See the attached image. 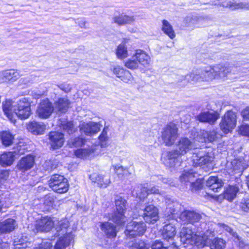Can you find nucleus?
Here are the masks:
<instances>
[{
    "label": "nucleus",
    "mask_w": 249,
    "mask_h": 249,
    "mask_svg": "<svg viewBox=\"0 0 249 249\" xmlns=\"http://www.w3.org/2000/svg\"><path fill=\"white\" fill-rule=\"evenodd\" d=\"M2 109L8 119L15 124L17 118L21 120L28 118L32 114L31 103L28 99L22 98L15 105L10 100H7L2 103Z\"/></svg>",
    "instance_id": "obj_1"
},
{
    "label": "nucleus",
    "mask_w": 249,
    "mask_h": 249,
    "mask_svg": "<svg viewBox=\"0 0 249 249\" xmlns=\"http://www.w3.org/2000/svg\"><path fill=\"white\" fill-rule=\"evenodd\" d=\"M176 150L166 153L164 163L166 166L173 167L179 163V157L183 156L194 147L193 142L188 138H181L176 144Z\"/></svg>",
    "instance_id": "obj_2"
},
{
    "label": "nucleus",
    "mask_w": 249,
    "mask_h": 249,
    "mask_svg": "<svg viewBox=\"0 0 249 249\" xmlns=\"http://www.w3.org/2000/svg\"><path fill=\"white\" fill-rule=\"evenodd\" d=\"M209 233V231H207L203 236H200L194 234L191 228L183 227L180 232V237L183 242L191 240L192 241H194L197 246L202 247L209 243L208 241L209 239L208 238Z\"/></svg>",
    "instance_id": "obj_3"
},
{
    "label": "nucleus",
    "mask_w": 249,
    "mask_h": 249,
    "mask_svg": "<svg viewBox=\"0 0 249 249\" xmlns=\"http://www.w3.org/2000/svg\"><path fill=\"white\" fill-rule=\"evenodd\" d=\"M210 3L231 11L249 10V2L237 1L235 0H211Z\"/></svg>",
    "instance_id": "obj_4"
},
{
    "label": "nucleus",
    "mask_w": 249,
    "mask_h": 249,
    "mask_svg": "<svg viewBox=\"0 0 249 249\" xmlns=\"http://www.w3.org/2000/svg\"><path fill=\"white\" fill-rule=\"evenodd\" d=\"M115 203L116 212L110 217L109 219L118 225H121L125 222L124 213L126 209V201L122 197L117 196Z\"/></svg>",
    "instance_id": "obj_5"
},
{
    "label": "nucleus",
    "mask_w": 249,
    "mask_h": 249,
    "mask_svg": "<svg viewBox=\"0 0 249 249\" xmlns=\"http://www.w3.org/2000/svg\"><path fill=\"white\" fill-rule=\"evenodd\" d=\"M178 128L174 124L167 125L162 132L161 138L167 146L172 145L178 137Z\"/></svg>",
    "instance_id": "obj_6"
},
{
    "label": "nucleus",
    "mask_w": 249,
    "mask_h": 249,
    "mask_svg": "<svg viewBox=\"0 0 249 249\" xmlns=\"http://www.w3.org/2000/svg\"><path fill=\"white\" fill-rule=\"evenodd\" d=\"M53 226L54 223L52 218L49 216H44L37 220L34 225H31L29 228L34 233L36 234L39 232L49 231Z\"/></svg>",
    "instance_id": "obj_7"
},
{
    "label": "nucleus",
    "mask_w": 249,
    "mask_h": 249,
    "mask_svg": "<svg viewBox=\"0 0 249 249\" xmlns=\"http://www.w3.org/2000/svg\"><path fill=\"white\" fill-rule=\"evenodd\" d=\"M49 185L53 191L59 194L65 193L68 190L67 180L61 175L53 176L49 181Z\"/></svg>",
    "instance_id": "obj_8"
},
{
    "label": "nucleus",
    "mask_w": 249,
    "mask_h": 249,
    "mask_svg": "<svg viewBox=\"0 0 249 249\" xmlns=\"http://www.w3.org/2000/svg\"><path fill=\"white\" fill-rule=\"evenodd\" d=\"M213 157L211 153L201 149H195L192 156L194 166H201L213 160Z\"/></svg>",
    "instance_id": "obj_9"
},
{
    "label": "nucleus",
    "mask_w": 249,
    "mask_h": 249,
    "mask_svg": "<svg viewBox=\"0 0 249 249\" xmlns=\"http://www.w3.org/2000/svg\"><path fill=\"white\" fill-rule=\"evenodd\" d=\"M146 230V226L142 222L131 221L127 224L124 231L129 238H134L142 235Z\"/></svg>",
    "instance_id": "obj_10"
},
{
    "label": "nucleus",
    "mask_w": 249,
    "mask_h": 249,
    "mask_svg": "<svg viewBox=\"0 0 249 249\" xmlns=\"http://www.w3.org/2000/svg\"><path fill=\"white\" fill-rule=\"evenodd\" d=\"M236 123V115L232 111H227L224 115L220 124L221 130L225 133L231 131L234 128Z\"/></svg>",
    "instance_id": "obj_11"
},
{
    "label": "nucleus",
    "mask_w": 249,
    "mask_h": 249,
    "mask_svg": "<svg viewBox=\"0 0 249 249\" xmlns=\"http://www.w3.org/2000/svg\"><path fill=\"white\" fill-rule=\"evenodd\" d=\"M54 111V107L48 99L42 101L38 105L36 111L37 116L41 119H47Z\"/></svg>",
    "instance_id": "obj_12"
},
{
    "label": "nucleus",
    "mask_w": 249,
    "mask_h": 249,
    "mask_svg": "<svg viewBox=\"0 0 249 249\" xmlns=\"http://www.w3.org/2000/svg\"><path fill=\"white\" fill-rule=\"evenodd\" d=\"M143 217L146 223L154 224L159 220L158 209L153 205L147 206L144 210Z\"/></svg>",
    "instance_id": "obj_13"
},
{
    "label": "nucleus",
    "mask_w": 249,
    "mask_h": 249,
    "mask_svg": "<svg viewBox=\"0 0 249 249\" xmlns=\"http://www.w3.org/2000/svg\"><path fill=\"white\" fill-rule=\"evenodd\" d=\"M35 164V157L31 155L22 157L17 163L16 167L22 172H25L32 168Z\"/></svg>",
    "instance_id": "obj_14"
},
{
    "label": "nucleus",
    "mask_w": 249,
    "mask_h": 249,
    "mask_svg": "<svg viewBox=\"0 0 249 249\" xmlns=\"http://www.w3.org/2000/svg\"><path fill=\"white\" fill-rule=\"evenodd\" d=\"M218 113L214 111H206L201 112L197 116L196 119L200 122L208 123L213 124L219 118Z\"/></svg>",
    "instance_id": "obj_15"
},
{
    "label": "nucleus",
    "mask_w": 249,
    "mask_h": 249,
    "mask_svg": "<svg viewBox=\"0 0 249 249\" xmlns=\"http://www.w3.org/2000/svg\"><path fill=\"white\" fill-rule=\"evenodd\" d=\"M20 77L17 70H7L0 71V82H14Z\"/></svg>",
    "instance_id": "obj_16"
},
{
    "label": "nucleus",
    "mask_w": 249,
    "mask_h": 249,
    "mask_svg": "<svg viewBox=\"0 0 249 249\" xmlns=\"http://www.w3.org/2000/svg\"><path fill=\"white\" fill-rule=\"evenodd\" d=\"M49 143L53 149L62 146L64 142V135L60 132H51L49 134Z\"/></svg>",
    "instance_id": "obj_17"
},
{
    "label": "nucleus",
    "mask_w": 249,
    "mask_h": 249,
    "mask_svg": "<svg viewBox=\"0 0 249 249\" xmlns=\"http://www.w3.org/2000/svg\"><path fill=\"white\" fill-rule=\"evenodd\" d=\"M90 178L100 187L106 188L110 183L109 176L107 174L94 173L90 176Z\"/></svg>",
    "instance_id": "obj_18"
},
{
    "label": "nucleus",
    "mask_w": 249,
    "mask_h": 249,
    "mask_svg": "<svg viewBox=\"0 0 249 249\" xmlns=\"http://www.w3.org/2000/svg\"><path fill=\"white\" fill-rule=\"evenodd\" d=\"M101 126L100 124L94 122L84 123L80 125V130L81 133H84L87 135H92L99 132Z\"/></svg>",
    "instance_id": "obj_19"
},
{
    "label": "nucleus",
    "mask_w": 249,
    "mask_h": 249,
    "mask_svg": "<svg viewBox=\"0 0 249 249\" xmlns=\"http://www.w3.org/2000/svg\"><path fill=\"white\" fill-rule=\"evenodd\" d=\"M213 66L215 79L224 78L231 71L232 66L227 64H220Z\"/></svg>",
    "instance_id": "obj_20"
},
{
    "label": "nucleus",
    "mask_w": 249,
    "mask_h": 249,
    "mask_svg": "<svg viewBox=\"0 0 249 249\" xmlns=\"http://www.w3.org/2000/svg\"><path fill=\"white\" fill-rule=\"evenodd\" d=\"M180 219L185 223H193L198 222L201 219V215L191 211H184L180 215Z\"/></svg>",
    "instance_id": "obj_21"
},
{
    "label": "nucleus",
    "mask_w": 249,
    "mask_h": 249,
    "mask_svg": "<svg viewBox=\"0 0 249 249\" xmlns=\"http://www.w3.org/2000/svg\"><path fill=\"white\" fill-rule=\"evenodd\" d=\"M56 236L68 235L72 234L71 229L69 228V222L67 219H63L58 221L55 226Z\"/></svg>",
    "instance_id": "obj_22"
},
{
    "label": "nucleus",
    "mask_w": 249,
    "mask_h": 249,
    "mask_svg": "<svg viewBox=\"0 0 249 249\" xmlns=\"http://www.w3.org/2000/svg\"><path fill=\"white\" fill-rule=\"evenodd\" d=\"M134 56L139 64L141 65L144 67H147L149 66L151 58L149 55L144 51L141 50H138L136 51Z\"/></svg>",
    "instance_id": "obj_23"
},
{
    "label": "nucleus",
    "mask_w": 249,
    "mask_h": 249,
    "mask_svg": "<svg viewBox=\"0 0 249 249\" xmlns=\"http://www.w3.org/2000/svg\"><path fill=\"white\" fill-rule=\"evenodd\" d=\"M59 236L54 246V249H65L70 245L73 239V235L72 234H68V235H60Z\"/></svg>",
    "instance_id": "obj_24"
},
{
    "label": "nucleus",
    "mask_w": 249,
    "mask_h": 249,
    "mask_svg": "<svg viewBox=\"0 0 249 249\" xmlns=\"http://www.w3.org/2000/svg\"><path fill=\"white\" fill-rule=\"evenodd\" d=\"M70 104L69 100L66 98H60L54 102V110L59 113H65Z\"/></svg>",
    "instance_id": "obj_25"
},
{
    "label": "nucleus",
    "mask_w": 249,
    "mask_h": 249,
    "mask_svg": "<svg viewBox=\"0 0 249 249\" xmlns=\"http://www.w3.org/2000/svg\"><path fill=\"white\" fill-rule=\"evenodd\" d=\"M17 226L14 219H7L0 223V232L2 233L10 232L15 230Z\"/></svg>",
    "instance_id": "obj_26"
},
{
    "label": "nucleus",
    "mask_w": 249,
    "mask_h": 249,
    "mask_svg": "<svg viewBox=\"0 0 249 249\" xmlns=\"http://www.w3.org/2000/svg\"><path fill=\"white\" fill-rule=\"evenodd\" d=\"M135 20L134 16H128L124 14L113 17V21L119 25L131 24Z\"/></svg>",
    "instance_id": "obj_27"
},
{
    "label": "nucleus",
    "mask_w": 249,
    "mask_h": 249,
    "mask_svg": "<svg viewBox=\"0 0 249 249\" xmlns=\"http://www.w3.org/2000/svg\"><path fill=\"white\" fill-rule=\"evenodd\" d=\"M102 231L108 237H114L116 235L115 226L109 222L102 223L100 225Z\"/></svg>",
    "instance_id": "obj_28"
},
{
    "label": "nucleus",
    "mask_w": 249,
    "mask_h": 249,
    "mask_svg": "<svg viewBox=\"0 0 249 249\" xmlns=\"http://www.w3.org/2000/svg\"><path fill=\"white\" fill-rule=\"evenodd\" d=\"M202 81H210L215 79L213 66H207L200 69Z\"/></svg>",
    "instance_id": "obj_29"
},
{
    "label": "nucleus",
    "mask_w": 249,
    "mask_h": 249,
    "mask_svg": "<svg viewBox=\"0 0 249 249\" xmlns=\"http://www.w3.org/2000/svg\"><path fill=\"white\" fill-rule=\"evenodd\" d=\"M45 128L46 126L44 124L36 122H32L28 125V130L35 135L43 134Z\"/></svg>",
    "instance_id": "obj_30"
},
{
    "label": "nucleus",
    "mask_w": 249,
    "mask_h": 249,
    "mask_svg": "<svg viewBox=\"0 0 249 249\" xmlns=\"http://www.w3.org/2000/svg\"><path fill=\"white\" fill-rule=\"evenodd\" d=\"M14 152L4 153L0 157V164L3 166L11 165L15 160Z\"/></svg>",
    "instance_id": "obj_31"
},
{
    "label": "nucleus",
    "mask_w": 249,
    "mask_h": 249,
    "mask_svg": "<svg viewBox=\"0 0 249 249\" xmlns=\"http://www.w3.org/2000/svg\"><path fill=\"white\" fill-rule=\"evenodd\" d=\"M238 191L239 188L236 185L229 186L225 190L223 197L225 199L231 201L235 197Z\"/></svg>",
    "instance_id": "obj_32"
},
{
    "label": "nucleus",
    "mask_w": 249,
    "mask_h": 249,
    "mask_svg": "<svg viewBox=\"0 0 249 249\" xmlns=\"http://www.w3.org/2000/svg\"><path fill=\"white\" fill-rule=\"evenodd\" d=\"M175 228L172 224H166L163 227L162 231V235L164 239H172L175 236Z\"/></svg>",
    "instance_id": "obj_33"
},
{
    "label": "nucleus",
    "mask_w": 249,
    "mask_h": 249,
    "mask_svg": "<svg viewBox=\"0 0 249 249\" xmlns=\"http://www.w3.org/2000/svg\"><path fill=\"white\" fill-rule=\"evenodd\" d=\"M162 31L171 39H173L176 36V34L173 29V26L166 19L162 20Z\"/></svg>",
    "instance_id": "obj_34"
},
{
    "label": "nucleus",
    "mask_w": 249,
    "mask_h": 249,
    "mask_svg": "<svg viewBox=\"0 0 249 249\" xmlns=\"http://www.w3.org/2000/svg\"><path fill=\"white\" fill-rule=\"evenodd\" d=\"M96 148H81L74 152L75 156L79 158H86L91 153L96 152V150L99 147V146H95Z\"/></svg>",
    "instance_id": "obj_35"
},
{
    "label": "nucleus",
    "mask_w": 249,
    "mask_h": 249,
    "mask_svg": "<svg viewBox=\"0 0 249 249\" xmlns=\"http://www.w3.org/2000/svg\"><path fill=\"white\" fill-rule=\"evenodd\" d=\"M185 79L188 82L202 81L201 71L200 69L193 71L191 73L185 76Z\"/></svg>",
    "instance_id": "obj_36"
},
{
    "label": "nucleus",
    "mask_w": 249,
    "mask_h": 249,
    "mask_svg": "<svg viewBox=\"0 0 249 249\" xmlns=\"http://www.w3.org/2000/svg\"><path fill=\"white\" fill-rule=\"evenodd\" d=\"M148 189L144 184H140L134 189L133 192V193H136L137 197H138L140 199H142L149 194Z\"/></svg>",
    "instance_id": "obj_37"
},
{
    "label": "nucleus",
    "mask_w": 249,
    "mask_h": 249,
    "mask_svg": "<svg viewBox=\"0 0 249 249\" xmlns=\"http://www.w3.org/2000/svg\"><path fill=\"white\" fill-rule=\"evenodd\" d=\"M195 178V173L192 170L188 171H183L180 176V181L185 184L190 183L191 181H194Z\"/></svg>",
    "instance_id": "obj_38"
},
{
    "label": "nucleus",
    "mask_w": 249,
    "mask_h": 249,
    "mask_svg": "<svg viewBox=\"0 0 249 249\" xmlns=\"http://www.w3.org/2000/svg\"><path fill=\"white\" fill-rule=\"evenodd\" d=\"M0 138L3 145L5 146L10 145L14 139V136L9 131H2L0 134Z\"/></svg>",
    "instance_id": "obj_39"
},
{
    "label": "nucleus",
    "mask_w": 249,
    "mask_h": 249,
    "mask_svg": "<svg viewBox=\"0 0 249 249\" xmlns=\"http://www.w3.org/2000/svg\"><path fill=\"white\" fill-rule=\"evenodd\" d=\"M226 242L223 239L216 237L212 240L211 249H224L226 247Z\"/></svg>",
    "instance_id": "obj_40"
},
{
    "label": "nucleus",
    "mask_w": 249,
    "mask_h": 249,
    "mask_svg": "<svg viewBox=\"0 0 249 249\" xmlns=\"http://www.w3.org/2000/svg\"><path fill=\"white\" fill-rule=\"evenodd\" d=\"M203 138L201 140V142H213L217 139L215 132L203 131L202 133Z\"/></svg>",
    "instance_id": "obj_41"
},
{
    "label": "nucleus",
    "mask_w": 249,
    "mask_h": 249,
    "mask_svg": "<svg viewBox=\"0 0 249 249\" xmlns=\"http://www.w3.org/2000/svg\"><path fill=\"white\" fill-rule=\"evenodd\" d=\"M116 55L118 58L123 59L128 55L127 48L124 44H120L116 50Z\"/></svg>",
    "instance_id": "obj_42"
},
{
    "label": "nucleus",
    "mask_w": 249,
    "mask_h": 249,
    "mask_svg": "<svg viewBox=\"0 0 249 249\" xmlns=\"http://www.w3.org/2000/svg\"><path fill=\"white\" fill-rule=\"evenodd\" d=\"M108 127H104L101 134L99 137V142L102 147H106L107 144L108 137L107 136Z\"/></svg>",
    "instance_id": "obj_43"
},
{
    "label": "nucleus",
    "mask_w": 249,
    "mask_h": 249,
    "mask_svg": "<svg viewBox=\"0 0 249 249\" xmlns=\"http://www.w3.org/2000/svg\"><path fill=\"white\" fill-rule=\"evenodd\" d=\"M202 20L201 17H198L197 16H187L186 17L184 22L186 26H190L196 24Z\"/></svg>",
    "instance_id": "obj_44"
},
{
    "label": "nucleus",
    "mask_w": 249,
    "mask_h": 249,
    "mask_svg": "<svg viewBox=\"0 0 249 249\" xmlns=\"http://www.w3.org/2000/svg\"><path fill=\"white\" fill-rule=\"evenodd\" d=\"M129 249H147L144 242L141 240H134L128 243Z\"/></svg>",
    "instance_id": "obj_45"
},
{
    "label": "nucleus",
    "mask_w": 249,
    "mask_h": 249,
    "mask_svg": "<svg viewBox=\"0 0 249 249\" xmlns=\"http://www.w3.org/2000/svg\"><path fill=\"white\" fill-rule=\"evenodd\" d=\"M58 161L55 160H50L45 161L43 166L47 171H52L57 168Z\"/></svg>",
    "instance_id": "obj_46"
},
{
    "label": "nucleus",
    "mask_w": 249,
    "mask_h": 249,
    "mask_svg": "<svg viewBox=\"0 0 249 249\" xmlns=\"http://www.w3.org/2000/svg\"><path fill=\"white\" fill-rule=\"evenodd\" d=\"M61 127L62 129L68 134H70L76 130V127L74 126L72 122H68L62 124Z\"/></svg>",
    "instance_id": "obj_47"
},
{
    "label": "nucleus",
    "mask_w": 249,
    "mask_h": 249,
    "mask_svg": "<svg viewBox=\"0 0 249 249\" xmlns=\"http://www.w3.org/2000/svg\"><path fill=\"white\" fill-rule=\"evenodd\" d=\"M218 225L220 228H221L226 231L229 232L231 236L236 239L239 240V236L236 231H234L228 225L222 223H218Z\"/></svg>",
    "instance_id": "obj_48"
},
{
    "label": "nucleus",
    "mask_w": 249,
    "mask_h": 249,
    "mask_svg": "<svg viewBox=\"0 0 249 249\" xmlns=\"http://www.w3.org/2000/svg\"><path fill=\"white\" fill-rule=\"evenodd\" d=\"M139 63L133 55L131 59H128L125 63V66L131 70H135L138 68Z\"/></svg>",
    "instance_id": "obj_49"
},
{
    "label": "nucleus",
    "mask_w": 249,
    "mask_h": 249,
    "mask_svg": "<svg viewBox=\"0 0 249 249\" xmlns=\"http://www.w3.org/2000/svg\"><path fill=\"white\" fill-rule=\"evenodd\" d=\"M85 141L81 138H75L74 139H71L69 141V144L71 146H80L84 144Z\"/></svg>",
    "instance_id": "obj_50"
},
{
    "label": "nucleus",
    "mask_w": 249,
    "mask_h": 249,
    "mask_svg": "<svg viewBox=\"0 0 249 249\" xmlns=\"http://www.w3.org/2000/svg\"><path fill=\"white\" fill-rule=\"evenodd\" d=\"M203 180L201 179H197L195 182L191 181L190 183L191 190L194 191L201 189L203 186Z\"/></svg>",
    "instance_id": "obj_51"
},
{
    "label": "nucleus",
    "mask_w": 249,
    "mask_h": 249,
    "mask_svg": "<svg viewBox=\"0 0 249 249\" xmlns=\"http://www.w3.org/2000/svg\"><path fill=\"white\" fill-rule=\"evenodd\" d=\"M240 208L245 212H249V196H247L242 199L240 203Z\"/></svg>",
    "instance_id": "obj_52"
},
{
    "label": "nucleus",
    "mask_w": 249,
    "mask_h": 249,
    "mask_svg": "<svg viewBox=\"0 0 249 249\" xmlns=\"http://www.w3.org/2000/svg\"><path fill=\"white\" fill-rule=\"evenodd\" d=\"M121 79L123 81L128 83H132L134 80V78L131 73L127 70L125 71L123 75V77L121 78Z\"/></svg>",
    "instance_id": "obj_53"
},
{
    "label": "nucleus",
    "mask_w": 249,
    "mask_h": 249,
    "mask_svg": "<svg viewBox=\"0 0 249 249\" xmlns=\"http://www.w3.org/2000/svg\"><path fill=\"white\" fill-rule=\"evenodd\" d=\"M114 169L115 173L117 174L119 178H122L128 173L127 169L122 166H115Z\"/></svg>",
    "instance_id": "obj_54"
},
{
    "label": "nucleus",
    "mask_w": 249,
    "mask_h": 249,
    "mask_svg": "<svg viewBox=\"0 0 249 249\" xmlns=\"http://www.w3.org/2000/svg\"><path fill=\"white\" fill-rule=\"evenodd\" d=\"M231 164L233 166V170L235 173H240L243 169L241 163L237 160H234L231 162Z\"/></svg>",
    "instance_id": "obj_55"
},
{
    "label": "nucleus",
    "mask_w": 249,
    "mask_h": 249,
    "mask_svg": "<svg viewBox=\"0 0 249 249\" xmlns=\"http://www.w3.org/2000/svg\"><path fill=\"white\" fill-rule=\"evenodd\" d=\"M27 147L26 145H24L22 142H20L15 148V151L13 152L15 154L22 155L25 152Z\"/></svg>",
    "instance_id": "obj_56"
},
{
    "label": "nucleus",
    "mask_w": 249,
    "mask_h": 249,
    "mask_svg": "<svg viewBox=\"0 0 249 249\" xmlns=\"http://www.w3.org/2000/svg\"><path fill=\"white\" fill-rule=\"evenodd\" d=\"M125 71L126 70H124L123 68L119 66L114 67L112 70L113 73L120 79L123 77V75Z\"/></svg>",
    "instance_id": "obj_57"
},
{
    "label": "nucleus",
    "mask_w": 249,
    "mask_h": 249,
    "mask_svg": "<svg viewBox=\"0 0 249 249\" xmlns=\"http://www.w3.org/2000/svg\"><path fill=\"white\" fill-rule=\"evenodd\" d=\"M33 249H53V244L50 241H43L37 247Z\"/></svg>",
    "instance_id": "obj_58"
},
{
    "label": "nucleus",
    "mask_w": 249,
    "mask_h": 249,
    "mask_svg": "<svg viewBox=\"0 0 249 249\" xmlns=\"http://www.w3.org/2000/svg\"><path fill=\"white\" fill-rule=\"evenodd\" d=\"M221 180L216 177H210L207 181L206 185L208 188H210L217 181Z\"/></svg>",
    "instance_id": "obj_59"
},
{
    "label": "nucleus",
    "mask_w": 249,
    "mask_h": 249,
    "mask_svg": "<svg viewBox=\"0 0 249 249\" xmlns=\"http://www.w3.org/2000/svg\"><path fill=\"white\" fill-rule=\"evenodd\" d=\"M152 249H167V247L159 241H156L152 245Z\"/></svg>",
    "instance_id": "obj_60"
},
{
    "label": "nucleus",
    "mask_w": 249,
    "mask_h": 249,
    "mask_svg": "<svg viewBox=\"0 0 249 249\" xmlns=\"http://www.w3.org/2000/svg\"><path fill=\"white\" fill-rule=\"evenodd\" d=\"M223 182L222 180L217 181L216 183L214 184L213 186H212L209 188L213 190V192H217L219 191V190L223 186Z\"/></svg>",
    "instance_id": "obj_61"
},
{
    "label": "nucleus",
    "mask_w": 249,
    "mask_h": 249,
    "mask_svg": "<svg viewBox=\"0 0 249 249\" xmlns=\"http://www.w3.org/2000/svg\"><path fill=\"white\" fill-rule=\"evenodd\" d=\"M14 245L15 247V249H25L27 247L26 244L18 241L15 240L14 242Z\"/></svg>",
    "instance_id": "obj_62"
},
{
    "label": "nucleus",
    "mask_w": 249,
    "mask_h": 249,
    "mask_svg": "<svg viewBox=\"0 0 249 249\" xmlns=\"http://www.w3.org/2000/svg\"><path fill=\"white\" fill-rule=\"evenodd\" d=\"M240 133L245 136L249 137V125H243L240 129Z\"/></svg>",
    "instance_id": "obj_63"
},
{
    "label": "nucleus",
    "mask_w": 249,
    "mask_h": 249,
    "mask_svg": "<svg viewBox=\"0 0 249 249\" xmlns=\"http://www.w3.org/2000/svg\"><path fill=\"white\" fill-rule=\"evenodd\" d=\"M241 115L244 120L249 121V107H247L242 110Z\"/></svg>",
    "instance_id": "obj_64"
}]
</instances>
